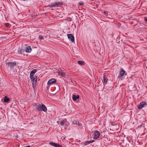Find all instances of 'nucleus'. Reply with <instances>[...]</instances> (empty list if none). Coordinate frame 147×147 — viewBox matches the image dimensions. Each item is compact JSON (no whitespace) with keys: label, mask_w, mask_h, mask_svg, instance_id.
Returning a JSON list of instances; mask_svg holds the SVG:
<instances>
[{"label":"nucleus","mask_w":147,"mask_h":147,"mask_svg":"<svg viewBox=\"0 0 147 147\" xmlns=\"http://www.w3.org/2000/svg\"><path fill=\"white\" fill-rule=\"evenodd\" d=\"M144 19L147 22V18L145 17L144 18Z\"/></svg>","instance_id":"nucleus-28"},{"label":"nucleus","mask_w":147,"mask_h":147,"mask_svg":"<svg viewBox=\"0 0 147 147\" xmlns=\"http://www.w3.org/2000/svg\"><path fill=\"white\" fill-rule=\"evenodd\" d=\"M56 80L53 78L49 80L48 82V85H51L55 83L56 82Z\"/></svg>","instance_id":"nucleus-8"},{"label":"nucleus","mask_w":147,"mask_h":147,"mask_svg":"<svg viewBox=\"0 0 147 147\" xmlns=\"http://www.w3.org/2000/svg\"><path fill=\"white\" fill-rule=\"evenodd\" d=\"M36 71L37 70L36 69H34L31 71L30 74V78H32L34 74L36 72Z\"/></svg>","instance_id":"nucleus-9"},{"label":"nucleus","mask_w":147,"mask_h":147,"mask_svg":"<svg viewBox=\"0 0 147 147\" xmlns=\"http://www.w3.org/2000/svg\"><path fill=\"white\" fill-rule=\"evenodd\" d=\"M49 7H55V5H54V4H51V5H49Z\"/></svg>","instance_id":"nucleus-23"},{"label":"nucleus","mask_w":147,"mask_h":147,"mask_svg":"<svg viewBox=\"0 0 147 147\" xmlns=\"http://www.w3.org/2000/svg\"><path fill=\"white\" fill-rule=\"evenodd\" d=\"M60 5L61 3H54L55 7H56L59 5Z\"/></svg>","instance_id":"nucleus-18"},{"label":"nucleus","mask_w":147,"mask_h":147,"mask_svg":"<svg viewBox=\"0 0 147 147\" xmlns=\"http://www.w3.org/2000/svg\"><path fill=\"white\" fill-rule=\"evenodd\" d=\"M78 63L81 65H83L84 64V62L82 61H78Z\"/></svg>","instance_id":"nucleus-17"},{"label":"nucleus","mask_w":147,"mask_h":147,"mask_svg":"<svg viewBox=\"0 0 147 147\" xmlns=\"http://www.w3.org/2000/svg\"><path fill=\"white\" fill-rule=\"evenodd\" d=\"M38 38L40 40H43L44 39L43 37L41 35H39Z\"/></svg>","instance_id":"nucleus-20"},{"label":"nucleus","mask_w":147,"mask_h":147,"mask_svg":"<svg viewBox=\"0 0 147 147\" xmlns=\"http://www.w3.org/2000/svg\"><path fill=\"white\" fill-rule=\"evenodd\" d=\"M37 76H35L34 78L33 77H32V78L34 80H37Z\"/></svg>","instance_id":"nucleus-24"},{"label":"nucleus","mask_w":147,"mask_h":147,"mask_svg":"<svg viewBox=\"0 0 147 147\" xmlns=\"http://www.w3.org/2000/svg\"><path fill=\"white\" fill-rule=\"evenodd\" d=\"M103 82L104 84H106L107 83L108 79L107 78H106L105 77V75H104V76H103Z\"/></svg>","instance_id":"nucleus-14"},{"label":"nucleus","mask_w":147,"mask_h":147,"mask_svg":"<svg viewBox=\"0 0 147 147\" xmlns=\"http://www.w3.org/2000/svg\"><path fill=\"white\" fill-rule=\"evenodd\" d=\"M5 26H6L8 27L9 26V23H6L5 24Z\"/></svg>","instance_id":"nucleus-25"},{"label":"nucleus","mask_w":147,"mask_h":147,"mask_svg":"<svg viewBox=\"0 0 147 147\" xmlns=\"http://www.w3.org/2000/svg\"><path fill=\"white\" fill-rule=\"evenodd\" d=\"M73 125L74 127H76L79 125V122L77 120H74L73 122Z\"/></svg>","instance_id":"nucleus-12"},{"label":"nucleus","mask_w":147,"mask_h":147,"mask_svg":"<svg viewBox=\"0 0 147 147\" xmlns=\"http://www.w3.org/2000/svg\"><path fill=\"white\" fill-rule=\"evenodd\" d=\"M146 103L145 102L142 101L141 102L139 105H138V107L139 109H141L143 108L145 105H146Z\"/></svg>","instance_id":"nucleus-4"},{"label":"nucleus","mask_w":147,"mask_h":147,"mask_svg":"<svg viewBox=\"0 0 147 147\" xmlns=\"http://www.w3.org/2000/svg\"><path fill=\"white\" fill-rule=\"evenodd\" d=\"M31 80L32 81V86L33 87H35L36 84V81L37 80H34L32 78H30Z\"/></svg>","instance_id":"nucleus-10"},{"label":"nucleus","mask_w":147,"mask_h":147,"mask_svg":"<svg viewBox=\"0 0 147 147\" xmlns=\"http://www.w3.org/2000/svg\"><path fill=\"white\" fill-rule=\"evenodd\" d=\"M9 101V99L6 96H5L4 97V102H8Z\"/></svg>","instance_id":"nucleus-16"},{"label":"nucleus","mask_w":147,"mask_h":147,"mask_svg":"<svg viewBox=\"0 0 147 147\" xmlns=\"http://www.w3.org/2000/svg\"><path fill=\"white\" fill-rule=\"evenodd\" d=\"M100 135V132L97 131H94L93 136L94 139H96L98 138Z\"/></svg>","instance_id":"nucleus-3"},{"label":"nucleus","mask_w":147,"mask_h":147,"mask_svg":"<svg viewBox=\"0 0 147 147\" xmlns=\"http://www.w3.org/2000/svg\"><path fill=\"white\" fill-rule=\"evenodd\" d=\"M36 110L39 111H42L45 112H46L47 111L46 106L42 104L38 105L37 107Z\"/></svg>","instance_id":"nucleus-1"},{"label":"nucleus","mask_w":147,"mask_h":147,"mask_svg":"<svg viewBox=\"0 0 147 147\" xmlns=\"http://www.w3.org/2000/svg\"><path fill=\"white\" fill-rule=\"evenodd\" d=\"M16 63L15 61L10 62L6 63L8 67L10 68H13L16 65Z\"/></svg>","instance_id":"nucleus-2"},{"label":"nucleus","mask_w":147,"mask_h":147,"mask_svg":"<svg viewBox=\"0 0 147 147\" xmlns=\"http://www.w3.org/2000/svg\"><path fill=\"white\" fill-rule=\"evenodd\" d=\"M49 144L55 147H61V146L57 143H56L51 142L49 143Z\"/></svg>","instance_id":"nucleus-5"},{"label":"nucleus","mask_w":147,"mask_h":147,"mask_svg":"<svg viewBox=\"0 0 147 147\" xmlns=\"http://www.w3.org/2000/svg\"><path fill=\"white\" fill-rule=\"evenodd\" d=\"M68 38L70 39L72 42H74V36L71 34H68L67 35Z\"/></svg>","instance_id":"nucleus-6"},{"label":"nucleus","mask_w":147,"mask_h":147,"mask_svg":"<svg viewBox=\"0 0 147 147\" xmlns=\"http://www.w3.org/2000/svg\"><path fill=\"white\" fill-rule=\"evenodd\" d=\"M103 13L105 15V16H107V15L108 14L106 12H103Z\"/></svg>","instance_id":"nucleus-26"},{"label":"nucleus","mask_w":147,"mask_h":147,"mask_svg":"<svg viewBox=\"0 0 147 147\" xmlns=\"http://www.w3.org/2000/svg\"><path fill=\"white\" fill-rule=\"evenodd\" d=\"M32 51V49L30 46H28L26 47L25 51L27 53H30Z\"/></svg>","instance_id":"nucleus-11"},{"label":"nucleus","mask_w":147,"mask_h":147,"mask_svg":"<svg viewBox=\"0 0 147 147\" xmlns=\"http://www.w3.org/2000/svg\"><path fill=\"white\" fill-rule=\"evenodd\" d=\"M24 51V50L22 49H20L19 50H18V53L19 54H21L22 53V52Z\"/></svg>","instance_id":"nucleus-19"},{"label":"nucleus","mask_w":147,"mask_h":147,"mask_svg":"<svg viewBox=\"0 0 147 147\" xmlns=\"http://www.w3.org/2000/svg\"><path fill=\"white\" fill-rule=\"evenodd\" d=\"M79 96L78 95H73L72 99L74 101H76L77 99L79 98Z\"/></svg>","instance_id":"nucleus-13"},{"label":"nucleus","mask_w":147,"mask_h":147,"mask_svg":"<svg viewBox=\"0 0 147 147\" xmlns=\"http://www.w3.org/2000/svg\"><path fill=\"white\" fill-rule=\"evenodd\" d=\"M94 141V140H92V141H88V142H89V143H90L92 142H93Z\"/></svg>","instance_id":"nucleus-27"},{"label":"nucleus","mask_w":147,"mask_h":147,"mask_svg":"<svg viewBox=\"0 0 147 147\" xmlns=\"http://www.w3.org/2000/svg\"><path fill=\"white\" fill-rule=\"evenodd\" d=\"M60 124L61 125H63L64 124V121H62L60 122Z\"/></svg>","instance_id":"nucleus-21"},{"label":"nucleus","mask_w":147,"mask_h":147,"mask_svg":"<svg viewBox=\"0 0 147 147\" xmlns=\"http://www.w3.org/2000/svg\"><path fill=\"white\" fill-rule=\"evenodd\" d=\"M79 4L80 5H84V3L82 2H79Z\"/></svg>","instance_id":"nucleus-22"},{"label":"nucleus","mask_w":147,"mask_h":147,"mask_svg":"<svg viewBox=\"0 0 147 147\" xmlns=\"http://www.w3.org/2000/svg\"><path fill=\"white\" fill-rule=\"evenodd\" d=\"M58 75L60 76H64L65 75V74L64 72L62 71H60L58 72Z\"/></svg>","instance_id":"nucleus-15"},{"label":"nucleus","mask_w":147,"mask_h":147,"mask_svg":"<svg viewBox=\"0 0 147 147\" xmlns=\"http://www.w3.org/2000/svg\"><path fill=\"white\" fill-rule=\"evenodd\" d=\"M125 73V71L121 69L120 71L119 75L118 76V78H120L123 76Z\"/></svg>","instance_id":"nucleus-7"}]
</instances>
